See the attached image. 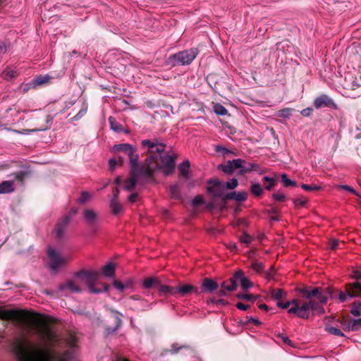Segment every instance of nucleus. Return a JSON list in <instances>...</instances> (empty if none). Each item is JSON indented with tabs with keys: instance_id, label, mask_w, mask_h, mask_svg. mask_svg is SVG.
I'll return each instance as SVG.
<instances>
[{
	"instance_id": "39",
	"label": "nucleus",
	"mask_w": 361,
	"mask_h": 361,
	"mask_svg": "<svg viewBox=\"0 0 361 361\" xmlns=\"http://www.w3.org/2000/svg\"><path fill=\"white\" fill-rule=\"evenodd\" d=\"M281 181L286 187L296 186V183L289 179L285 173L281 175Z\"/></svg>"
},
{
	"instance_id": "49",
	"label": "nucleus",
	"mask_w": 361,
	"mask_h": 361,
	"mask_svg": "<svg viewBox=\"0 0 361 361\" xmlns=\"http://www.w3.org/2000/svg\"><path fill=\"white\" fill-rule=\"evenodd\" d=\"M294 204L295 207H302L307 202V199L303 197H298L293 200Z\"/></svg>"
},
{
	"instance_id": "27",
	"label": "nucleus",
	"mask_w": 361,
	"mask_h": 361,
	"mask_svg": "<svg viewBox=\"0 0 361 361\" xmlns=\"http://www.w3.org/2000/svg\"><path fill=\"white\" fill-rule=\"evenodd\" d=\"M110 207L114 214H118L122 211V206L117 200V195L111 200Z\"/></svg>"
},
{
	"instance_id": "51",
	"label": "nucleus",
	"mask_w": 361,
	"mask_h": 361,
	"mask_svg": "<svg viewBox=\"0 0 361 361\" xmlns=\"http://www.w3.org/2000/svg\"><path fill=\"white\" fill-rule=\"evenodd\" d=\"M361 327V318L357 319H354L352 321L351 324V330L352 331H357Z\"/></svg>"
},
{
	"instance_id": "18",
	"label": "nucleus",
	"mask_w": 361,
	"mask_h": 361,
	"mask_svg": "<svg viewBox=\"0 0 361 361\" xmlns=\"http://www.w3.org/2000/svg\"><path fill=\"white\" fill-rule=\"evenodd\" d=\"M70 218L71 217L69 216H66L63 218V219L57 224L55 231H56V236L58 238H61L63 237L65 230H66V226L68 224V223L69 222Z\"/></svg>"
},
{
	"instance_id": "36",
	"label": "nucleus",
	"mask_w": 361,
	"mask_h": 361,
	"mask_svg": "<svg viewBox=\"0 0 361 361\" xmlns=\"http://www.w3.org/2000/svg\"><path fill=\"white\" fill-rule=\"evenodd\" d=\"M170 194L174 199L180 198V192L178 185H173L170 186L169 188Z\"/></svg>"
},
{
	"instance_id": "23",
	"label": "nucleus",
	"mask_w": 361,
	"mask_h": 361,
	"mask_svg": "<svg viewBox=\"0 0 361 361\" xmlns=\"http://www.w3.org/2000/svg\"><path fill=\"white\" fill-rule=\"evenodd\" d=\"M259 166L257 164H255L251 162H247L245 160H243V163L242 164V166L240 168V173H249L252 171H258Z\"/></svg>"
},
{
	"instance_id": "35",
	"label": "nucleus",
	"mask_w": 361,
	"mask_h": 361,
	"mask_svg": "<svg viewBox=\"0 0 361 361\" xmlns=\"http://www.w3.org/2000/svg\"><path fill=\"white\" fill-rule=\"evenodd\" d=\"M109 122L111 128L113 130H114L115 132H118V133L122 131V130H123L122 126L120 123H118L114 117L110 116L109 118Z\"/></svg>"
},
{
	"instance_id": "20",
	"label": "nucleus",
	"mask_w": 361,
	"mask_h": 361,
	"mask_svg": "<svg viewBox=\"0 0 361 361\" xmlns=\"http://www.w3.org/2000/svg\"><path fill=\"white\" fill-rule=\"evenodd\" d=\"M237 284L234 279H230L228 281H225L222 283L221 287L222 290H220V294L221 295H226V291H233L235 289Z\"/></svg>"
},
{
	"instance_id": "3",
	"label": "nucleus",
	"mask_w": 361,
	"mask_h": 361,
	"mask_svg": "<svg viewBox=\"0 0 361 361\" xmlns=\"http://www.w3.org/2000/svg\"><path fill=\"white\" fill-rule=\"evenodd\" d=\"M297 292L302 294L307 300L304 301L300 300V303L311 302L312 307L309 309V316L312 311L315 314H322L324 313V309L320 304H325L328 300V293L321 288L304 287L297 288Z\"/></svg>"
},
{
	"instance_id": "50",
	"label": "nucleus",
	"mask_w": 361,
	"mask_h": 361,
	"mask_svg": "<svg viewBox=\"0 0 361 361\" xmlns=\"http://www.w3.org/2000/svg\"><path fill=\"white\" fill-rule=\"evenodd\" d=\"M243 163V159H233L232 161H231V164H232L233 171L237 169H240Z\"/></svg>"
},
{
	"instance_id": "6",
	"label": "nucleus",
	"mask_w": 361,
	"mask_h": 361,
	"mask_svg": "<svg viewBox=\"0 0 361 361\" xmlns=\"http://www.w3.org/2000/svg\"><path fill=\"white\" fill-rule=\"evenodd\" d=\"M312 304L300 303L299 299H293L286 302H278L277 306L282 309H288V312L302 319L309 318V309L311 308Z\"/></svg>"
},
{
	"instance_id": "15",
	"label": "nucleus",
	"mask_w": 361,
	"mask_h": 361,
	"mask_svg": "<svg viewBox=\"0 0 361 361\" xmlns=\"http://www.w3.org/2000/svg\"><path fill=\"white\" fill-rule=\"evenodd\" d=\"M81 282L78 281V283L74 281H69L59 286V290L66 295L69 293H78L80 292L82 288L80 287Z\"/></svg>"
},
{
	"instance_id": "60",
	"label": "nucleus",
	"mask_w": 361,
	"mask_h": 361,
	"mask_svg": "<svg viewBox=\"0 0 361 361\" xmlns=\"http://www.w3.org/2000/svg\"><path fill=\"white\" fill-rule=\"evenodd\" d=\"M339 188H342V189H344V190H346L356 195H357V192H355V190L352 188L351 187L348 186V185H339L338 186Z\"/></svg>"
},
{
	"instance_id": "62",
	"label": "nucleus",
	"mask_w": 361,
	"mask_h": 361,
	"mask_svg": "<svg viewBox=\"0 0 361 361\" xmlns=\"http://www.w3.org/2000/svg\"><path fill=\"white\" fill-rule=\"evenodd\" d=\"M339 245V242L337 240H332L329 243V247L331 250H335Z\"/></svg>"
},
{
	"instance_id": "31",
	"label": "nucleus",
	"mask_w": 361,
	"mask_h": 361,
	"mask_svg": "<svg viewBox=\"0 0 361 361\" xmlns=\"http://www.w3.org/2000/svg\"><path fill=\"white\" fill-rule=\"evenodd\" d=\"M18 75L17 71L16 68H8L6 70H5L2 73V77L7 80H9L15 77H16Z\"/></svg>"
},
{
	"instance_id": "43",
	"label": "nucleus",
	"mask_w": 361,
	"mask_h": 361,
	"mask_svg": "<svg viewBox=\"0 0 361 361\" xmlns=\"http://www.w3.org/2000/svg\"><path fill=\"white\" fill-rule=\"evenodd\" d=\"M238 181L236 178H232L229 181L225 183V188L233 190L238 186Z\"/></svg>"
},
{
	"instance_id": "55",
	"label": "nucleus",
	"mask_w": 361,
	"mask_h": 361,
	"mask_svg": "<svg viewBox=\"0 0 361 361\" xmlns=\"http://www.w3.org/2000/svg\"><path fill=\"white\" fill-rule=\"evenodd\" d=\"M223 171L226 173H231L233 171L231 161H228L226 164L223 166Z\"/></svg>"
},
{
	"instance_id": "54",
	"label": "nucleus",
	"mask_w": 361,
	"mask_h": 361,
	"mask_svg": "<svg viewBox=\"0 0 361 361\" xmlns=\"http://www.w3.org/2000/svg\"><path fill=\"white\" fill-rule=\"evenodd\" d=\"M252 240V238L247 234V233H244L241 237H240V241L243 243H245V244H250Z\"/></svg>"
},
{
	"instance_id": "37",
	"label": "nucleus",
	"mask_w": 361,
	"mask_h": 361,
	"mask_svg": "<svg viewBox=\"0 0 361 361\" xmlns=\"http://www.w3.org/2000/svg\"><path fill=\"white\" fill-rule=\"evenodd\" d=\"M292 111H293V109H291L290 108H286V109L278 111L276 113V115L279 117L288 118L290 116Z\"/></svg>"
},
{
	"instance_id": "8",
	"label": "nucleus",
	"mask_w": 361,
	"mask_h": 361,
	"mask_svg": "<svg viewBox=\"0 0 361 361\" xmlns=\"http://www.w3.org/2000/svg\"><path fill=\"white\" fill-rule=\"evenodd\" d=\"M113 149L116 152H123L128 155L130 159V168H133V170L135 169V166H137L139 159V156L136 153L137 149L135 147L128 143H122L114 145Z\"/></svg>"
},
{
	"instance_id": "38",
	"label": "nucleus",
	"mask_w": 361,
	"mask_h": 361,
	"mask_svg": "<svg viewBox=\"0 0 361 361\" xmlns=\"http://www.w3.org/2000/svg\"><path fill=\"white\" fill-rule=\"evenodd\" d=\"M251 192L255 196L259 197L262 194L263 190L259 183H254L251 186Z\"/></svg>"
},
{
	"instance_id": "16",
	"label": "nucleus",
	"mask_w": 361,
	"mask_h": 361,
	"mask_svg": "<svg viewBox=\"0 0 361 361\" xmlns=\"http://www.w3.org/2000/svg\"><path fill=\"white\" fill-rule=\"evenodd\" d=\"M314 106L317 109L323 107L336 109V105L333 100L324 94L317 97L314 100Z\"/></svg>"
},
{
	"instance_id": "64",
	"label": "nucleus",
	"mask_w": 361,
	"mask_h": 361,
	"mask_svg": "<svg viewBox=\"0 0 361 361\" xmlns=\"http://www.w3.org/2000/svg\"><path fill=\"white\" fill-rule=\"evenodd\" d=\"M13 176H14L15 180H18L22 181L24 177V173L23 172H18L16 173H13Z\"/></svg>"
},
{
	"instance_id": "1",
	"label": "nucleus",
	"mask_w": 361,
	"mask_h": 361,
	"mask_svg": "<svg viewBox=\"0 0 361 361\" xmlns=\"http://www.w3.org/2000/svg\"><path fill=\"white\" fill-rule=\"evenodd\" d=\"M0 319L12 320L23 326L35 328L40 339L49 344L58 341L56 333L47 324L44 318L25 310H6L0 307Z\"/></svg>"
},
{
	"instance_id": "10",
	"label": "nucleus",
	"mask_w": 361,
	"mask_h": 361,
	"mask_svg": "<svg viewBox=\"0 0 361 361\" xmlns=\"http://www.w3.org/2000/svg\"><path fill=\"white\" fill-rule=\"evenodd\" d=\"M83 218L90 228V233L96 234L99 230L97 212L92 209H86L83 211Z\"/></svg>"
},
{
	"instance_id": "7",
	"label": "nucleus",
	"mask_w": 361,
	"mask_h": 361,
	"mask_svg": "<svg viewBox=\"0 0 361 361\" xmlns=\"http://www.w3.org/2000/svg\"><path fill=\"white\" fill-rule=\"evenodd\" d=\"M99 273L95 271H81L78 273L76 278L81 283L87 284L90 292L92 293H99L102 291L108 292L109 287L105 283H102L103 290L94 288L96 281L98 280Z\"/></svg>"
},
{
	"instance_id": "41",
	"label": "nucleus",
	"mask_w": 361,
	"mask_h": 361,
	"mask_svg": "<svg viewBox=\"0 0 361 361\" xmlns=\"http://www.w3.org/2000/svg\"><path fill=\"white\" fill-rule=\"evenodd\" d=\"M339 300L341 302L346 301L348 298H352L350 295V293L349 292L348 288L346 287L345 292H340L338 296Z\"/></svg>"
},
{
	"instance_id": "9",
	"label": "nucleus",
	"mask_w": 361,
	"mask_h": 361,
	"mask_svg": "<svg viewBox=\"0 0 361 361\" xmlns=\"http://www.w3.org/2000/svg\"><path fill=\"white\" fill-rule=\"evenodd\" d=\"M49 257V267L54 272H56L58 269L67 262V259L62 256L61 253L56 252L53 247H49L47 250Z\"/></svg>"
},
{
	"instance_id": "57",
	"label": "nucleus",
	"mask_w": 361,
	"mask_h": 361,
	"mask_svg": "<svg viewBox=\"0 0 361 361\" xmlns=\"http://www.w3.org/2000/svg\"><path fill=\"white\" fill-rule=\"evenodd\" d=\"M203 202V197L201 195L196 196L192 201L193 207H197Z\"/></svg>"
},
{
	"instance_id": "17",
	"label": "nucleus",
	"mask_w": 361,
	"mask_h": 361,
	"mask_svg": "<svg viewBox=\"0 0 361 361\" xmlns=\"http://www.w3.org/2000/svg\"><path fill=\"white\" fill-rule=\"evenodd\" d=\"M54 79L49 74L39 75L35 76L32 80V84L35 87L38 85H49L51 83V80Z\"/></svg>"
},
{
	"instance_id": "11",
	"label": "nucleus",
	"mask_w": 361,
	"mask_h": 361,
	"mask_svg": "<svg viewBox=\"0 0 361 361\" xmlns=\"http://www.w3.org/2000/svg\"><path fill=\"white\" fill-rule=\"evenodd\" d=\"M142 166L140 168L138 166H135V169L133 170L131 168L130 177L127 179L125 182L124 188L128 191L133 190L135 185L139 183L140 178H144L146 179H149V178H147L141 171Z\"/></svg>"
},
{
	"instance_id": "48",
	"label": "nucleus",
	"mask_w": 361,
	"mask_h": 361,
	"mask_svg": "<svg viewBox=\"0 0 361 361\" xmlns=\"http://www.w3.org/2000/svg\"><path fill=\"white\" fill-rule=\"evenodd\" d=\"M273 198L279 202H284L286 200V195L281 192H276L272 195Z\"/></svg>"
},
{
	"instance_id": "12",
	"label": "nucleus",
	"mask_w": 361,
	"mask_h": 361,
	"mask_svg": "<svg viewBox=\"0 0 361 361\" xmlns=\"http://www.w3.org/2000/svg\"><path fill=\"white\" fill-rule=\"evenodd\" d=\"M206 80L208 85L213 90H220L228 88V85L225 82L224 78L217 74H209L207 76Z\"/></svg>"
},
{
	"instance_id": "21",
	"label": "nucleus",
	"mask_w": 361,
	"mask_h": 361,
	"mask_svg": "<svg viewBox=\"0 0 361 361\" xmlns=\"http://www.w3.org/2000/svg\"><path fill=\"white\" fill-rule=\"evenodd\" d=\"M15 190L13 180H5L0 183V194L10 193Z\"/></svg>"
},
{
	"instance_id": "32",
	"label": "nucleus",
	"mask_w": 361,
	"mask_h": 361,
	"mask_svg": "<svg viewBox=\"0 0 361 361\" xmlns=\"http://www.w3.org/2000/svg\"><path fill=\"white\" fill-rule=\"evenodd\" d=\"M159 284V281L156 277H149L143 281L142 285L145 288H150Z\"/></svg>"
},
{
	"instance_id": "4",
	"label": "nucleus",
	"mask_w": 361,
	"mask_h": 361,
	"mask_svg": "<svg viewBox=\"0 0 361 361\" xmlns=\"http://www.w3.org/2000/svg\"><path fill=\"white\" fill-rule=\"evenodd\" d=\"M161 164L157 162V156H149L142 166L141 171L147 178H152L154 172L162 169L166 176L173 173L175 169L176 154L160 156Z\"/></svg>"
},
{
	"instance_id": "22",
	"label": "nucleus",
	"mask_w": 361,
	"mask_h": 361,
	"mask_svg": "<svg viewBox=\"0 0 361 361\" xmlns=\"http://www.w3.org/2000/svg\"><path fill=\"white\" fill-rule=\"evenodd\" d=\"M350 295L353 297H361V284L360 283H349L346 286Z\"/></svg>"
},
{
	"instance_id": "26",
	"label": "nucleus",
	"mask_w": 361,
	"mask_h": 361,
	"mask_svg": "<svg viewBox=\"0 0 361 361\" xmlns=\"http://www.w3.org/2000/svg\"><path fill=\"white\" fill-rule=\"evenodd\" d=\"M235 278L237 279H240L241 286L243 289H247L252 286V283L250 281V280L247 278L243 277L242 271H237L235 274Z\"/></svg>"
},
{
	"instance_id": "46",
	"label": "nucleus",
	"mask_w": 361,
	"mask_h": 361,
	"mask_svg": "<svg viewBox=\"0 0 361 361\" xmlns=\"http://www.w3.org/2000/svg\"><path fill=\"white\" fill-rule=\"evenodd\" d=\"M92 195L88 192H82L79 199L81 204H85L91 199Z\"/></svg>"
},
{
	"instance_id": "59",
	"label": "nucleus",
	"mask_w": 361,
	"mask_h": 361,
	"mask_svg": "<svg viewBox=\"0 0 361 361\" xmlns=\"http://www.w3.org/2000/svg\"><path fill=\"white\" fill-rule=\"evenodd\" d=\"M351 276L357 280L361 279V271L353 270Z\"/></svg>"
},
{
	"instance_id": "47",
	"label": "nucleus",
	"mask_w": 361,
	"mask_h": 361,
	"mask_svg": "<svg viewBox=\"0 0 361 361\" xmlns=\"http://www.w3.org/2000/svg\"><path fill=\"white\" fill-rule=\"evenodd\" d=\"M87 111V105L86 104H83V106L81 110L73 117V119L77 121L82 117Z\"/></svg>"
},
{
	"instance_id": "13",
	"label": "nucleus",
	"mask_w": 361,
	"mask_h": 361,
	"mask_svg": "<svg viewBox=\"0 0 361 361\" xmlns=\"http://www.w3.org/2000/svg\"><path fill=\"white\" fill-rule=\"evenodd\" d=\"M225 190V183L218 179H211L208 181V192L215 197H221Z\"/></svg>"
},
{
	"instance_id": "52",
	"label": "nucleus",
	"mask_w": 361,
	"mask_h": 361,
	"mask_svg": "<svg viewBox=\"0 0 361 361\" xmlns=\"http://www.w3.org/2000/svg\"><path fill=\"white\" fill-rule=\"evenodd\" d=\"M337 322L340 324L341 329H342L344 331H349L351 330V322L345 323L343 321L337 320Z\"/></svg>"
},
{
	"instance_id": "14",
	"label": "nucleus",
	"mask_w": 361,
	"mask_h": 361,
	"mask_svg": "<svg viewBox=\"0 0 361 361\" xmlns=\"http://www.w3.org/2000/svg\"><path fill=\"white\" fill-rule=\"evenodd\" d=\"M142 146L147 147L149 156H154V154L157 153L161 154L165 149V145L163 143L151 141L149 140H144L142 141Z\"/></svg>"
},
{
	"instance_id": "44",
	"label": "nucleus",
	"mask_w": 361,
	"mask_h": 361,
	"mask_svg": "<svg viewBox=\"0 0 361 361\" xmlns=\"http://www.w3.org/2000/svg\"><path fill=\"white\" fill-rule=\"evenodd\" d=\"M351 313L355 316L361 315V302H355L351 310Z\"/></svg>"
},
{
	"instance_id": "53",
	"label": "nucleus",
	"mask_w": 361,
	"mask_h": 361,
	"mask_svg": "<svg viewBox=\"0 0 361 361\" xmlns=\"http://www.w3.org/2000/svg\"><path fill=\"white\" fill-rule=\"evenodd\" d=\"M237 297L239 299H245V300H253L257 298L252 295L247 294V293H239V294H238Z\"/></svg>"
},
{
	"instance_id": "30",
	"label": "nucleus",
	"mask_w": 361,
	"mask_h": 361,
	"mask_svg": "<svg viewBox=\"0 0 361 361\" xmlns=\"http://www.w3.org/2000/svg\"><path fill=\"white\" fill-rule=\"evenodd\" d=\"M190 162L188 160H185L179 165V170L183 176L185 178H188L189 174Z\"/></svg>"
},
{
	"instance_id": "58",
	"label": "nucleus",
	"mask_w": 361,
	"mask_h": 361,
	"mask_svg": "<svg viewBox=\"0 0 361 361\" xmlns=\"http://www.w3.org/2000/svg\"><path fill=\"white\" fill-rule=\"evenodd\" d=\"M301 187L307 191L317 190L320 189V187L318 185H309L307 184H302Z\"/></svg>"
},
{
	"instance_id": "29",
	"label": "nucleus",
	"mask_w": 361,
	"mask_h": 361,
	"mask_svg": "<svg viewBox=\"0 0 361 361\" xmlns=\"http://www.w3.org/2000/svg\"><path fill=\"white\" fill-rule=\"evenodd\" d=\"M102 274L107 277H114L115 274V265L110 262L102 269Z\"/></svg>"
},
{
	"instance_id": "5",
	"label": "nucleus",
	"mask_w": 361,
	"mask_h": 361,
	"mask_svg": "<svg viewBox=\"0 0 361 361\" xmlns=\"http://www.w3.org/2000/svg\"><path fill=\"white\" fill-rule=\"evenodd\" d=\"M197 48L192 47L170 55L166 63L171 66H186L190 64L198 54Z\"/></svg>"
},
{
	"instance_id": "56",
	"label": "nucleus",
	"mask_w": 361,
	"mask_h": 361,
	"mask_svg": "<svg viewBox=\"0 0 361 361\" xmlns=\"http://www.w3.org/2000/svg\"><path fill=\"white\" fill-rule=\"evenodd\" d=\"M113 286L116 289L118 290L121 292H123L125 290L123 283L120 282L119 281L114 280L113 282Z\"/></svg>"
},
{
	"instance_id": "24",
	"label": "nucleus",
	"mask_w": 361,
	"mask_h": 361,
	"mask_svg": "<svg viewBox=\"0 0 361 361\" xmlns=\"http://www.w3.org/2000/svg\"><path fill=\"white\" fill-rule=\"evenodd\" d=\"M326 330L331 334L337 336H344V334L341 330L340 324L336 322L335 326H329V324L326 326Z\"/></svg>"
},
{
	"instance_id": "63",
	"label": "nucleus",
	"mask_w": 361,
	"mask_h": 361,
	"mask_svg": "<svg viewBox=\"0 0 361 361\" xmlns=\"http://www.w3.org/2000/svg\"><path fill=\"white\" fill-rule=\"evenodd\" d=\"M312 112V108H307L301 111V114L304 116H309Z\"/></svg>"
},
{
	"instance_id": "28",
	"label": "nucleus",
	"mask_w": 361,
	"mask_h": 361,
	"mask_svg": "<svg viewBox=\"0 0 361 361\" xmlns=\"http://www.w3.org/2000/svg\"><path fill=\"white\" fill-rule=\"evenodd\" d=\"M194 290L195 288L191 285H183L176 287V294H180L182 296L188 295Z\"/></svg>"
},
{
	"instance_id": "45",
	"label": "nucleus",
	"mask_w": 361,
	"mask_h": 361,
	"mask_svg": "<svg viewBox=\"0 0 361 361\" xmlns=\"http://www.w3.org/2000/svg\"><path fill=\"white\" fill-rule=\"evenodd\" d=\"M251 267L257 272L262 273L264 270V265L262 263L259 262H253L252 263Z\"/></svg>"
},
{
	"instance_id": "19",
	"label": "nucleus",
	"mask_w": 361,
	"mask_h": 361,
	"mask_svg": "<svg viewBox=\"0 0 361 361\" xmlns=\"http://www.w3.org/2000/svg\"><path fill=\"white\" fill-rule=\"evenodd\" d=\"M247 198V194L246 192H232L227 194L225 199L235 200L237 202H244Z\"/></svg>"
},
{
	"instance_id": "2",
	"label": "nucleus",
	"mask_w": 361,
	"mask_h": 361,
	"mask_svg": "<svg viewBox=\"0 0 361 361\" xmlns=\"http://www.w3.org/2000/svg\"><path fill=\"white\" fill-rule=\"evenodd\" d=\"M18 361H71L72 353L66 350L62 353L37 348L30 349L24 338H16L11 345Z\"/></svg>"
},
{
	"instance_id": "34",
	"label": "nucleus",
	"mask_w": 361,
	"mask_h": 361,
	"mask_svg": "<svg viewBox=\"0 0 361 361\" xmlns=\"http://www.w3.org/2000/svg\"><path fill=\"white\" fill-rule=\"evenodd\" d=\"M271 295L275 300H281V298L286 297V293L282 289L276 288L272 289L271 290Z\"/></svg>"
},
{
	"instance_id": "25",
	"label": "nucleus",
	"mask_w": 361,
	"mask_h": 361,
	"mask_svg": "<svg viewBox=\"0 0 361 361\" xmlns=\"http://www.w3.org/2000/svg\"><path fill=\"white\" fill-rule=\"evenodd\" d=\"M202 287L205 291L212 292L217 288L218 285L212 279H205L202 282Z\"/></svg>"
},
{
	"instance_id": "42",
	"label": "nucleus",
	"mask_w": 361,
	"mask_h": 361,
	"mask_svg": "<svg viewBox=\"0 0 361 361\" xmlns=\"http://www.w3.org/2000/svg\"><path fill=\"white\" fill-rule=\"evenodd\" d=\"M123 164V159L119 158L118 160L116 159H111L109 161V169L111 171H113L116 166L117 165H122Z\"/></svg>"
},
{
	"instance_id": "40",
	"label": "nucleus",
	"mask_w": 361,
	"mask_h": 361,
	"mask_svg": "<svg viewBox=\"0 0 361 361\" xmlns=\"http://www.w3.org/2000/svg\"><path fill=\"white\" fill-rule=\"evenodd\" d=\"M214 111L218 115H226L227 114L226 109L219 104H216L214 106Z\"/></svg>"
},
{
	"instance_id": "61",
	"label": "nucleus",
	"mask_w": 361,
	"mask_h": 361,
	"mask_svg": "<svg viewBox=\"0 0 361 361\" xmlns=\"http://www.w3.org/2000/svg\"><path fill=\"white\" fill-rule=\"evenodd\" d=\"M123 283L125 289L130 288L133 287V280L131 279H129L126 280Z\"/></svg>"
},
{
	"instance_id": "33",
	"label": "nucleus",
	"mask_w": 361,
	"mask_h": 361,
	"mask_svg": "<svg viewBox=\"0 0 361 361\" xmlns=\"http://www.w3.org/2000/svg\"><path fill=\"white\" fill-rule=\"evenodd\" d=\"M159 290L161 293L165 295H176V287H171L169 286H160Z\"/></svg>"
}]
</instances>
